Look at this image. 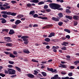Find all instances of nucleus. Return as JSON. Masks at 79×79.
<instances>
[{"mask_svg": "<svg viewBox=\"0 0 79 79\" xmlns=\"http://www.w3.org/2000/svg\"><path fill=\"white\" fill-rule=\"evenodd\" d=\"M16 75H13L10 76V77H12V78H13V77H17Z\"/></svg>", "mask_w": 79, "mask_h": 79, "instance_id": "45", "label": "nucleus"}, {"mask_svg": "<svg viewBox=\"0 0 79 79\" xmlns=\"http://www.w3.org/2000/svg\"><path fill=\"white\" fill-rule=\"evenodd\" d=\"M43 45H48V43L46 42H44L43 43Z\"/></svg>", "mask_w": 79, "mask_h": 79, "instance_id": "54", "label": "nucleus"}, {"mask_svg": "<svg viewBox=\"0 0 79 79\" xmlns=\"http://www.w3.org/2000/svg\"><path fill=\"white\" fill-rule=\"evenodd\" d=\"M15 31L13 30H10V31L9 32V34L10 35H12L13 34H15Z\"/></svg>", "mask_w": 79, "mask_h": 79, "instance_id": "12", "label": "nucleus"}, {"mask_svg": "<svg viewBox=\"0 0 79 79\" xmlns=\"http://www.w3.org/2000/svg\"><path fill=\"white\" fill-rule=\"evenodd\" d=\"M41 74H42L43 76L45 77V76H47V73H46L43 72L41 73Z\"/></svg>", "mask_w": 79, "mask_h": 79, "instance_id": "28", "label": "nucleus"}, {"mask_svg": "<svg viewBox=\"0 0 79 79\" xmlns=\"http://www.w3.org/2000/svg\"><path fill=\"white\" fill-rule=\"evenodd\" d=\"M63 22H60L58 23V25L60 26H61L63 25Z\"/></svg>", "mask_w": 79, "mask_h": 79, "instance_id": "31", "label": "nucleus"}, {"mask_svg": "<svg viewBox=\"0 0 79 79\" xmlns=\"http://www.w3.org/2000/svg\"><path fill=\"white\" fill-rule=\"evenodd\" d=\"M73 18L76 21H78L79 20V16L77 15H74L73 17Z\"/></svg>", "mask_w": 79, "mask_h": 79, "instance_id": "8", "label": "nucleus"}, {"mask_svg": "<svg viewBox=\"0 0 79 79\" xmlns=\"http://www.w3.org/2000/svg\"><path fill=\"white\" fill-rule=\"evenodd\" d=\"M2 14H4V15H9V12H8L6 11H3L1 12Z\"/></svg>", "mask_w": 79, "mask_h": 79, "instance_id": "16", "label": "nucleus"}, {"mask_svg": "<svg viewBox=\"0 0 79 79\" xmlns=\"http://www.w3.org/2000/svg\"><path fill=\"white\" fill-rule=\"evenodd\" d=\"M65 18L68 19H70V20L73 19V17H72V16H70L68 15H65Z\"/></svg>", "mask_w": 79, "mask_h": 79, "instance_id": "18", "label": "nucleus"}, {"mask_svg": "<svg viewBox=\"0 0 79 79\" xmlns=\"http://www.w3.org/2000/svg\"><path fill=\"white\" fill-rule=\"evenodd\" d=\"M45 2L44 1H41L38 3V4L39 5H43V4H44Z\"/></svg>", "mask_w": 79, "mask_h": 79, "instance_id": "26", "label": "nucleus"}, {"mask_svg": "<svg viewBox=\"0 0 79 79\" xmlns=\"http://www.w3.org/2000/svg\"><path fill=\"white\" fill-rule=\"evenodd\" d=\"M2 16L4 18H6L8 17V15L6 14H3L2 15Z\"/></svg>", "mask_w": 79, "mask_h": 79, "instance_id": "29", "label": "nucleus"}, {"mask_svg": "<svg viewBox=\"0 0 79 79\" xmlns=\"http://www.w3.org/2000/svg\"><path fill=\"white\" fill-rule=\"evenodd\" d=\"M1 23L3 24H4V23H6V20H5V19H4L1 21Z\"/></svg>", "mask_w": 79, "mask_h": 79, "instance_id": "34", "label": "nucleus"}, {"mask_svg": "<svg viewBox=\"0 0 79 79\" xmlns=\"http://www.w3.org/2000/svg\"><path fill=\"white\" fill-rule=\"evenodd\" d=\"M7 46H9V47H11L12 46V44L11 43H7L6 44Z\"/></svg>", "mask_w": 79, "mask_h": 79, "instance_id": "35", "label": "nucleus"}, {"mask_svg": "<svg viewBox=\"0 0 79 79\" xmlns=\"http://www.w3.org/2000/svg\"><path fill=\"white\" fill-rule=\"evenodd\" d=\"M28 38H29V36L26 35L23 36L21 37V39H23V41H25L24 42V44H27L29 43L28 39H27Z\"/></svg>", "mask_w": 79, "mask_h": 79, "instance_id": "2", "label": "nucleus"}, {"mask_svg": "<svg viewBox=\"0 0 79 79\" xmlns=\"http://www.w3.org/2000/svg\"><path fill=\"white\" fill-rule=\"evenodd\" d=\"M9 71H10V69H9L7 71L6 70H5L4 71L5 74H8V73H9Z\"/></svg>", "mask_w": 79, "mask_h": 79, "instance_id": "30", "label": "nucleus"}, {"mask_svg": "<svg viewBox=\"0 0 79 79\" xmlns=\"http://www.w3.org/2000/svg\"><path fill=\"white\" fill-rule=\"evenodd\" d=\"M23 52L24 53H27V54H29V53H30V52L28 50L24 49L23 51Z\"/></svg>", "mask_w": 79, "mask_h": 79, "instance_id": "15", "label": "nucleus"}, {"mask_svg": "<svg viewBox=\"0 0 79 79\" xmlns=\"http://www.w3.org/2000/svg\"><path fill=\"white\" fill-rule=\"evenodd\" d=\"M65 12L66 13H71V10H69L68 9H66L65 10Z\"/></svg>", "mask_w": 79, "mask_h": 79, "instance_id": "24", "label": "nucleus"}, {"mask_svg": "<svg viewBox=\"0 0 79 79\" xmlns=\"http://www.w3.org/2000/svg\"><path fill=\"white\" fill-rule=\"evenodd\" d=\"M57 4H56L55 3H51L49 4V7L51 9L53 10H56V7L58 5Z\"/></svg>", "mask_w": 79, "mask_h": 79, "instance_id": "3", "label": "nucleus"}, {"mask_svg": "<svg viewBox=\"0 0 79 79\" xmlns=\"http://www.w3.org/2000/svg\"><path fill=\"white\" fill-rule=\"evenodd\" d=\"M69 44V43L67 42H63V43L61 44L62 45H63V46H67V45Z\"/></svg>", "mask_w": 79, "mask_h": 79, "instance_id": "17", "label": "nucleus"}, {"mask_svg": "<svg viewBox=\"0 0 79 79\" xmlns=\"http://www.w3.org/2000/svg\"><path fill=\"white\" fill-rule=\"evenodd\" d=\"M39 17V15L37 14H35L33 15V18H38Z\"/></svg>", "mask_w": 79, "mask_h": 79, "instance_id": "32", "label": "nucleus"}, {"mask_svg": "<svg viewBox=\"0 0 79 79\" xmlns=\"http://www.w3.org/2000/svg\"><path fill=\"white\" fill-rule=\"evenodd\" d=\"M27 7H31V6H32V5H31V4L30 3H28L27 4Z\"/></svg>", "mask_w": 79, "mask_h": 79, "instance_id": "38", "label": "nucleus"}, {"mask_svg": "<svg viewBox=\"0 0 79 79\" xmlns=\"http://www.w3.org/2000/svg\"><path fill=\"white\" fill-rule=\"evenodd\" d=\"M54 77L55 78V79H57L59 77H58V75H55L54 76Z\"/></svg>", "mask_w": 79, "mask_h": 79, "instance_id": "37", "label": "nucleus"}, {"mask_svg": "<svg viewBox=\"0 0 79 79\" xmlns=\"http://www.w3.org/2000/svg\"><path fill=\"white\" fill-rule=\"evenodd\" d=\"M5 53L6 54V55H8V54H10V52H5Z\"/></svg>", "mask_w": 79, "mask_h": 79, "instance_id": "61", "label": "nucleus"}, {"mask_svg": "<svg viewBox=\"0 0 79 79\" xmlns=\"http://www.w3.org/2000/svg\"><path fill=\"white\" fill-rule=\"evenodd\" d=\"M61 39H62V40H66V37H64V36H62L61 38Z\"/></svg>", "mask_w": 79, "mask_h": 79, "instance_id": "51", "label": "nucleus"}, {"mask_svg": "<svg viewBox=\"0 0 79 79\" xmlns=\"http://www.w3.org/2000/svg\"><path fill=\"white\" fill-rule=\"evenodd\" d=\"M13 28H14V29L16 28V25H15L13 26Z\"/></svg>", "mask_w": 79, "mask_h": 79, "instance_id": "59", "label": "nucleus"}, {"mask_svg": "<svg viewBox=\"0 0 79 79\" xmlns=\"http://www.w3.org/2000/svg\"><path fill=\"white\" fill-rule=\"evenodd\" d=\"M44 9H47L48 8V5H45L44 6Z\"/></svg>", "mask_w": 79, "mask_h": 79, "instance_id": "49", "label": "nucleus"}, {"mask_svg": "<svg viewBox=\"0 0 79 79\" xmlns=\"http://www.w3.org/2000/svg\"><path fill=\"white\" fill-rule=\"evenodd\" d=\"M5 76H6V75H5L4 74H1V76H2V77H5Z\"/></svg>", "mask_w": 79, "mask_h": 79, "instance_id": "64", "label": "nucleus"}, {"mask_svg": "<svg viewBox=\"0 0 79 79\" xmlns=\"http://www.w3.org/2000/svg\"><path fill=\"white\" fill-rule=\"evenodd\" d=\"M8 68H13V65H10V64L8 65Z\"/></svg>", "mask_w": 79, "mask_h": 79, "instance_id": "50", "label": "nucleus"}, {"mask_svg": "<svg viewBox=\"0 0 79 79\" xmlns=\"http://www.w3.org/2000/svg\"><path fill=\"white\" fill-rule=\"evenodd\" d=\"M9 63L10 64H14V62L11 61V60H9Z\"/></svg>", "mask_w": 79, "mask_h": 79, "instance_id": "41", "label": "nucleus"}, {"mask_svg": "<svg viewBox=\"0 0 79 79\" xmlns=\"http://www.w3.org/2000/svg\"><path fill=\"white\" fill-rule=\"evenodd\" d=\"M10 22H14V21H15V19H11L10 20Z\"/></svg>", "mask_w": 79, "mask_h": 79, "instance_id": "63", "label": "nucleus"}, {"mask_svg": "<svg viewBox=\"0 0 79 79\" xmlns=\"http://www.w3.org/2000/svg\"><path fill=\"white\" fill-rule=\"evenodd\" d=\"M61 49V50H66V47L64 46L63 47H62Z\"/></svg>", "mask_w": 79, "mask_h": 79, "instance_id": "36", "label": "nucleus"}, {"mask_svg": "<svg viewBox=\"0 0 79 79\" xmlns=\"http://www.w3.org/2000/svg\"><path fill=\"white\" fill-rule=\"evenodd\" d=\"M45 41L46 42H49L50 41V39L48 38H47L44 39Z\"/></svg>", "mask_w": 79, "mask_h": 79, "instance_id": "25", "label": "nucleus"}, {"mask_svg": "<svg viewBox=\"0 0 79 79\" xmlns=\"http://www.w3.org/2000/svg\"><path fill=\"white\" fill-rule=\"evenodd\" d=\"M25 19H26V18H24V17L21 19V21H24Z\"/></svg>", "mask_w": 79, "mask_h": 79, "instance_id": "58", "label": "nucleus"}, {"mask_svg": "<svg viewBox=\"0 0 79 79\" xmlns=\"http://www.w3.org/2000/svg\"><path fill=\"white\" fill-rule=\"evenodd\" d=\"M27 76L28 77H29V78H34V77H35V76H34V75L31 73L27 74Z\"/></svg>", "mask_w": 79, "mask_h": 79, "instance_id": "6", "label": "nucleus"}, {"mask_svg": "<svg viewBox=\"0 0 79 79\" xmlns=\"http://www.w3.org/2000/svg\"><path fill=\"white\" fill-rule=\"evenodd\" d=\"M74 26H77V22L76 21H74Z\"/></svg>", "mask_w": 79, "mask_h": 79, "instance_id": "39", "label": "nucleus"}, {"mask_svg": "<svg viewBox=\"0 0 79 79\" xmlns=\"http://www.w3.org/2000/svg\"><path fill=\"white\" fill-rule=\"evenodd\" d=\"M61 6V5L58 4L57 6V7L56 8V10H59L60 11H62V10H63V9L62 7H60Z\"/></svg>", "mask_w": 79, "mask_h": 79, "instance_id": "5", "label": "nucleus"}, {"mask_svg": "<svg viewBox=\"0 0 79 79\" xmlns=\"http://www.w3.org/2000/svg\"><path fill=\"white\" fill-rule=\"evenodd\" d=\"M35 46H39V45H40V44H39L37 43H35Z\"/></svg>", "mask_w": 79, "mask_h": 79, "instance_id": "62", "label": "nucleus"}, {"mask_svg": "<svg viewBox=\"0 0 79 79\" xmlns=\"http://www.w3.org/2000/svg\"><path fill=\"white\" fill-rule=\"evenodd\" d=\"M53 26L52 24H50L48 25L45 26L43 27V29H48Z\"/></svg>", "mask_w": 79, "mask_h": 79, "instance_id": "7", "label": "nucleus"}, {"mask_svg": "<svg viewBox=\"0 0 79 79\" xmlns=\"http://www.w3.org/2000/svg\"><path fill=\"white\" fill-rule=\"evenodd\" d=\"M70 69H73L75 68V67L74 66H72L70 67Z\"/></svg>", "mask_w": 79, "mask_h": 79, "instance_id": "52", "label": "nucleus"}, {"mask_svg": "<svg viewBox=\"0 0 79 79\" xmlns=\"http://www.w3.org/2000/svg\"><path fill=\"white\" fill-rule=\"evenodd\" d=\"M9 56L10 57V58H13L16 57V56H14V55H13L11 53L10 54Z\"/></svg>", "mask_w": 79, "mask_h": 79, "instance_id": "27", "label": "nucleus"}, {"mask_svg": "<svg viewBox=\"0 0 79 79\" xmlns=\"http://www.w3.org/2000/svg\"><path fill=\"white\" fill-rule=\"evenodd\" d=\"M21 23V21L19 20H17L15 22V24H16V25H18L19 24H20V23Z\"/></svg>", "mask_w": 79, "mask_h": 79, "instance_id": "14", "label": "nucleus"}, {"mask_svg": "<svg viewBox=\"0 0 79 79\" xmlns=\"http://www.w3.org/2000/svg\"><path fill=\"white\" fill-rule=\"evenodd\" d=\"M47 70L48 71H51L52 73V72L53 71V68H52L50 69V68L47 67Z\"/></svg>", "mask_w": 79, "mask_h": 79, "instance_id": "21", "label": "nucleus"}, {"mask_svg": "<svg viewBox=\"0 0 79 79\" xmlns=\"http://www.w3.org/2000/svg\"><path fill=\"white\" fill-rule=\"evenodd\" d=\"M45 10L46 11H47L48 13H49V12H50V11H51V9H46Z\"/></svg>", "mask_w": 79, "mask_h": 79, "instance_id": "43", "label": "nucleus"}, {"mask_svg": "<svg viewBox=\"0 0 79 79\" xmlns=\"http://www.w3.org/2000/svg\"><path fill=\"white\" fill-rule=\"evenodd\" d=\"M15 68L18 71H19V72H21V69L17 66H15Z\"/></svg>", "mask_w": 79, "mask_h": 79, "instance_id": "20", "label": "nucleus"}, {"mask_svg": "<svg viewBox=\"0 0 79 79\" xmlns=\"http://www.w3.org/2000/svg\"><path fill=\"white\" fill-rule=\"evenodd\" d=\"M38 18H39V19H44L45 20H47V19H48V18L45 17H42L41 16H39L38 17Z\"/></svg>", "mask_w": 79, "mask_h": 79, "instance_id": "13", "label": "nucleus"}, {"mask_svg": "<svg viewBox=\"0 0 79 79\" xmlns=\"http://www.w3.org/2000/svg\"><path fill=\"white\" fill-rule=\"evenodd\" d=\"M9 8H10V6H8L5 8V9H9Z\"/></svg>", "mask_w": 79, "mask_h": 79, "instance_id": "57", "label": "nucleus"}, {"mask_svg": "<svg viewBox=\"0 0 79 79\" xmlns=\"http://www.w3.org/2000/svg\"><path fill=\"white\" fill-rule=\"evenodd\" d=\"M19 15L20 18H23V17L24 16V15Z\"/></svg>", "mask_w": 79, "mask_h": 79, "instance_id": "60", "label": "nucleus"}, {"mask_svg": "<svg viewBox=\"0 0 79 79\" xmlns=\"http://www.w3.org/2000/svg\"><path fill=\"white\" fill-rule=\"evenodd\" d=\"M64 31H65V32H68L69 34H70V33H71V31H70V30L69 29H64Z\"/></svg>", "mask_w": 79, "mask_h": 79, "instance_id": "19", "label": "nucleus"}, {"mask_svg": "<svg viewBox=\"0 0 79 79\" xmlns=\"http://www.w3.org/2000/svg\"><path fill=\"white\" fill-rule=\"evenodd\" d=\"M65 38L68 39H69L70 38V36L69 35H67L65 36Z\"/></svg>", "mask_w": 79, "mask_h": 79, "instance_id": "40", "label": "nucleus"}, {"mask_svg": "<svg viewBox=\"0 0 79 79\" xmlns=\"http://www.w3.org/2000/svg\"><path fill=\"white\" fill-rule=\"evenodd\" d=\"M13 53L14 55H16L18 54V52L16 51H14L13 52Z\"/></svg>", "mask_w": 79, "mask_h": 79, "instance_id": "47", "label": "nucleus"}, {"mask_svg": "<svg viewBox=\"0 0 79 79\" xmlns=\"http://www.w3.org/2000/svg\"><path fill=\"white\" fill-rule=\"evenodd\" d=\"M58 48H59V47H58V46H56V47L55 46H53L52 47L53 50H55V49L57 50Z\"/></svg>", "mask_w": 79, "mask_h": 79, "instance_id": "22", "label": "nucleus"}, {"mask_svg": "<svg viewBox=\"0 0 79 79\" xmlns=\"http://www.w3.org/2000/svg\"><path fill=\"white\" fill-rule=\"evenodd\" d=\"M35 13V11L34 10H33V11H31L29 13V14L30 15H31L33 16V15H34Z\"/></svg>", "mask_w": 79, "mask_h": 79, "instance_id": "23", "label": "nucleus"}, {"mask_svg": "<svg viewBox=\"0 0 79 79\" xmlns=\"http://www.w3.org/2000/svg\"><path fill=\"white\" fill-rule=\"evenodd\" d=\"M16 13H15L14 12H9V15H11V16H16L17 15Z\"/></svg>", "mask_w": 79, "mask_h": 79, "instance_id": "10", "label": "nucleus"}, {"mask_svg": "<svg viewBox=\"0 0 79 79\" xmlns=\"http://www.w3.org/2000/svg\"><path fill=\"white\" fill-rule=\"evenodd\" d=\"M64 64H60V66H59V68H63L64 66Z\"/></svg>", "mask_w": 79, "mask_h": 79, "instance_id": "44", "label": "nucleus"}, {"mask_svg": "<svg viewBox=\"0 0 79 79\" xmlns=\"http://www.w3.org/2000/svg\"><path fill=\"white\" fill-rule=\"evenodd\" d=\"M61 74H62L63 75H65V74H66V73H64L63 72H61Z\"/></svg>", "mask_w": 79, "mask_h": 79, "instance_id": "53", "label": "nucleus"}, {"mask_svg": "<svg viewBox=\"0 0 79 79\" xmlns=\"http://www.w3.org/2000/svg\"><path fill=\"white\" fill-rule=\"evenodd\" d=\"M69 76V77H71L73 76V73H69L68 74Z\"/></svg>", "mask_w": 79, "mask_h": 79, "instance_id": "42", "label": "nucleus"}, {"mask_svg": "<svg viewBox=\"0 0 79 79\" xmlns=\"http://www.w3.org/2000/svg\"><path fill=\"white\" fill-rule=\"evenodd\" d=\"M58 16H57V18L55 17H52V20L53 21H56L57 22H58L60 20L59 19H60V18H63V13H60L58 14Z\"/></svg>", "mask_w": 79, "mask_h": 79, "instance_id": "1", "label": "nucleus"}, {"mask_svg": "<svg viewBox=\"0 0 79 79\" xmlns=\"http://www.w3.org/2000/svg\"><path fill=\"white\" fill-rule=\"evenodd\" d=\"M10 2L11 3H12V4H15V3H16V1H12Z\"/></svg>", "mask_w": 79, "mask_h": 79, "instance_id": "46", "label": "nucleus"}, {"mask_svg": "<svg viewBox=\"0 0 79 79\" xmlns=\"http://www.w3.org/2000/svg\"><path fill=\"white\" fill-rule=\"evenodd\" d=\"M4 39H7L6 40V41L7 42H10V40H11V38H10V37H5Z\"/></svg>", "mask_w": 79, "mask_h": 79, "instance_id": "9", "label": "nucleus"}, {"mask_svg": "<svg viewBox=\"0 0 79 79\" xmlns=\"http://www.w3.org/2000/svg\"><path fill=\"white\" fill-rule=\"evenodd\" d=\"M0 9L1 10H6V9L5 8L3 7V6H1L0 7Z\"/></svg>", "mask_w": 79, "mask_h": 79, "instance_id": "48", "label": "nucleus"}, {"mask_svg": "<svg viewBox=\"0 0 79 79\" xmlns=\"http://www.w3.org/2000/svg\"><path fill=\"white\" fill-rule=\"evenodd\" d=\"M33 27H38V25L37 24H34L33 25Z\"/></svg>", "mask_w": 79, "mask_h": 79, "instance_id": "55", "label": "nucleus"}, {"mask_svg": "<svg viewBox=\"0 0 79 79\" xmlns=\"http://www.w3.org/2000/svg\"><path fill=\"white\" fill-rule=\"evenodd\" d=\"M74 63L75 65H77V64H78V63H79V61H75L74 62Z\"/></svg>", "mask_w": 79, "mask_h": 79, "instance_id": "33", "label": "nucleus"}, {"mask_svg": "<svg viewBox=\"0 0 79 79\" xmlns=\"http://www.w3.org/2000/svg\"><path fill=\"white\" fill-rule=\"evenodd\" d=\"M10 71H9V74L12 75V74H15L16 70L13 69H9Z\"/></svg>", "mask_w": 79, "mask_h": 79, "instance_id": "4", "label": "nucleus"}, {"mask_svg": "<svg viewBox=\"0 0 79 79\" xmlns=\"http://www.w3.org/2000/svg\"><path fill=\"white\" fill-rule=\"evenodd\" d=\"M55 34L54 32H52L51 33L48 35V37H53L54 36H55Z\"/></svg>", "mask_w": 79, "mask_h": 79, "instance_id": "11", "label": "nucleus"}, {"mask_svg": "<svg viewBox=\"0 0 79 79\" xmlns=\"http://www.w3.org/2000/svg\"><path fill=\"white\" fill-rule=\"evenodd\" d=\"M46 2H49L50 3H52V1L50 0H48L46 1Z\"/></svg>", "mask_w": 79, "mask_h": 79, "instance_id": "56", "label": "nucleus"}]
</instances>
